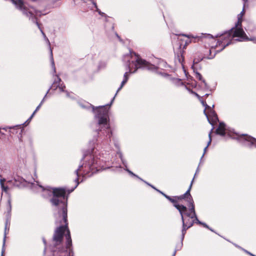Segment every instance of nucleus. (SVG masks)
I'll return each instance as SVG.
<instances>
[{
  "instance_id": "f257e3e1",
  "label": "nucleus",
  "mask_w": 256,
  "mask_h": 256,
  "mask_svg": "<svg viewBox=\"0 0 256 256\" xmlns=\"http://www.w3.org/2000/svg\"><path fill=\"white\" fill-rule=\"evenodd\" d=\"M106 161H85V164L79 166L74 171L76 178L74 180L76 186L68 193L64 188L44 187L40 184L42 196L46 198L52 196L50 202L52 205L56 208L58 212V217L62 218L60 223L63 221L64 224L60 225L54 230L52 238L49 245L50 252L48 256H74L72 247V240L70 231L68 228V194L72 192L78 186L79 177L83 178L86 176H91L98 171L99 168L102 167Z\"/></svg>"
},
{
  "instance_id": "f03ea898",
  "label": "nucleus",
  "mask_w": 256,
  "mask_h": 256,
  "mask_svg": "<svg viewBox=\"0 0 256 256\" xmlns=\"http://www.w3.org/2000/svg\"><path fill=\"white\" fill-rule=\"evenodd\" d=\"M16 8L22 12L24 14L28 17L32 21L36 24L42 35L46 37V34L42 30L41 24L37 20L36 16H40L42 14L40 11L36 10L29 4L22 0H10Z\"/></svg>"
},
{
  "instance_id": "7ed1b4c3",
  "label": "nucleus",
  "mask_w": 256,
  "mask_h": 256,
  "mask_svg": "<svg viewBox=\"0 0 256 256\" xmlns=\"http://www.w3.org/2000/svg\"><path fill=\"white\" fill-rule=\"evenodd\" d=\"M178 42H180V47L186 48L190 43L202 42L203 44H210L216 42V38L210 34H202L201 36H194L192 34H180L178 38Z\"/></svg>"
},
{
  "instance_id": "20e7f679",
  "label": "nucleus",
  "mask_w": 256,
  "mask_h": 256,
  "mask_svg": "<svg viewBox=\"0 0 256 256\" xmlns=\"http://www.w3.org/2000/svg\"><path fill=\"white\" fill-rule=\"evenodd\" d=\"M114 98V97L110 104H112ZM110 106H108V105H106L97 107L94 110L95 114L94 118L99 126H102L106 128H110Z\"/></svg>"
},
{
  "instance_id": "39448f33",
  "label": "nucleus",
  "mask_w": 256,
  "mask_h": 256,
  "mask_svg": "<svg viewBox=\"0 0 256 256\" xmlns=\"http://www.w3.org/2000/svg\"><path fill=\"white\" fill-rule=\"evenodd\" d=\"M153 67V65L142 59L138 54L129 50V73H134L138 68L152 69Z\"/></svg>"
},
{
  "instance_id": "423d86ee",
  "label": "nucleus",
  "mask_w": 256,
  "mask_h": 256,
  "mask_svg": "<svg viewBox=\"0 0 256 256\" xmlns=\"http://www.w3.org/2000/svg\"><path fill=\"white\" fill-rule=\"evenodd\" d=\"M193 181L194 179L192 180L190 187L187 191L180 197H178V198L186 199V200L188 202V206L189 207V210H187V212H186V216L190 220H194V222H196V223L201 224L202 222H200L196 216L194 210V202L190 194V190L192 186Z\"/></svg>"
},
{
  "instance_id": "0eeeda50",
  "label": "nucleus",
  "mask_w": 256,
  "mask_h": 256,
  "mask_svg": "<svg viewBox=\"0 0 256 256\" xmlns=\"http://www.w3.org/2000/svg\"><path fill=\"white\" fill-rule=\"evenodd\" d=\"M216 42L214 45H212V47H216L217 52L222 51L226 46L230 44L233 40L232 34L230 30L226 32L221 35L217 36L214 38Z\"/></svg>"
},
{
  "instance_id": "6e6552de",
  "label": "nucleus",
  "mask_w": 256,
  "mask_h": 256,
  "mask_svg": "<svg viewBox=\"0 0 256 256\" xmlns=\"http://www.w3.org/2000/svg\"><path fill=\"white\" fill-rule=\"evenodd\" d=\"M216 41L214 42L211 43L210 44H204L203 46H202L199 50L198 52L202 54V56L198 59L195 60L196 62H200L204 58L212 59L213 58L217 52V48L215 46L212 47V45H214Z\"/></svg>"
},
{
  "instance_id": "1a4fd4ad",
  "label": "nucleus",
  "mask_w": 256,
  "mask_h": 256,
  "mask_svg": "<svg viewBox=\"0 0 256 256\" xmlns=\"http://www.w3.org/2000/svg\"><path fill=\"white\" fill-rule=\"evenodd\" d=\"M230 32L232 34L233 39L235 38H238L236 39V40L243 41L248 39L245 32L242 28V24L240 26H237V24H236L235 26L230 30Z\"/></svg>"
},
{
  "instance_id": "9d476101",
  "label": "nucleus",
  "mask_w": 256,
  "mask_h": 256,
  "mask_svg": "<svg viewBox=\"0 0 256 256\" xmlns=\"http://www.w3.org/2000/svg\"><path fill=\"white\" fill-rule=\"evenodd\" d=\"M181 216V218L182 222V239L184 240V235L186 233V230L192 226L194 224V220H190V218L188 220L186 218H184L186 216V212H183L180 214Z\"/></svg>"
},
{
  "instance_id": "9b49d317",
  "label": "nucleus",
  "mask_w": 256,
  "mask_h": 256,
  "mask_svg": "<svg viewBox=\"0 0 256 256\" xmlns=\"http://www.w3.org/2000/svg\"><path fill=\"white\" fill-rule=\"evenodd\" d=\"M238 139L242 142L244 144L250 147H256V139L247 134L238 135Z\"/></svg>"
},
{
  "instance_id": "f8f14e48",
  "label": "nucleus",
  "mask_w": 256,
  "mask_h": 256,
  "mask_svg": "<svg viewBox=\"0 0 256 256\" xmlns=\"http://www.w3.org/2000/svg\"><path fill=\"white\" fill-rule=\"evenodd\" d=\"M207 118L213 128H216L217 126V128H225L226 124L222 122H220L218 116L215 113L207 116Z\"/></svg>"
},
{
  "instance_id": "ddd939ff",
  "label": "nucleus",
  "mask_w": 256,
  "mask_h": 256,
  "mask_svg": "<svg viewBox=\"0 0 256 256\" xmlns=\"http://www.w3.org/2000/svg\"><path fill=\"white\" fill-rule=\"evenodd\" d=\"M214 130H216L215 132H214L215 134L220 135L221 136H224L226 134L227 132L226 130H228V129H211V130L210 131V132L208 134L209 140H208V142L207 146L204 148V152L203 154V155L202 156L201 159H202V158H203L204 154L206 153V151L208 148L211 144L212 136V131Z\"/></svg>"
},
{
  "instance_id": "4468645a",
  "label": "nucleus",
  "mask_w": 256,
  "mask_h": 256,
  "mask_svg": "<svg viewBox=\"0 0 256 256\" xmlns=\"http://www.w3.org/2000/svg\"><path fill=\"white\" fill-rule=\"evenodd\" d=\"M186 50V48H183L180 47V42H178V48L176 51V60H178L182 66H184V54Z\"/></svg>"
},
{
  "instance_id": "2eb2a0df",
  "label": "nucleus",
  "mask_w": 256,
  "mask_h": 256,
  "mask_svg": "<svg viewBox=\"0 0 256 256\" xmlns=\"http://www.w3.org/2000/svg\"><path fill=\"white\" fill-rule=\"evenodd\" d=\"M180 196H179V197ZM181 200V198H178V196H175L174 198H171V199L168 200L174 204V206L179 211L180 214L187 212V208L186 206L182 204H180L178 203L177 200Z\"/></svg>"
},
{
  "instance_id": "dca6fc26",
  "label": "nucleus",
  "mask_w": 256,
  "mask_h": 256,
  "mask_svg": "<svg viewBox=\"0 0 256 256\" xmlns=\"http://www.w3.org/2000/svg\"><path fill=\"white\" fill-rule=\"evenodd\" d=\"M14 180L16 184H14V185L20 188L26 186L27 184H28L26 180L20 176L14 178Z\"/></svg>"
},
{
  "instance_id": "f3484780",
  "label": "nucleus",
  "mask_w": 256,
  "mask_h": 256,
  "mask_svg": "<svg viewBox=\"0 0 256 256\" xmlns=\"http://www.w3.org/2000/svg\"><path fill=\"white\" fill-rule=\"evenodd\" d=\"M120 157L121 160L122 161V164L118 166H116L114 170L118 172H128V168L126 164L122 160L121 155H120Z\"/></svg>"
},
{
  "instance_id": "a211bd4d",
  "label": "nucleus",
  "mask_w": 256,
  "mask_h": 256,
  "mask_svg": "<svg viewBox=\"0 0 256 256\" xmlns=\"http://www.w3.org/2000/svg\"><path fill=\"white\" fill-rule=\"evenodd\" d=\"M108 132H107V136L108 138L110 139V140L111 141L112 140L114 142V144L115 146L118 150L120 147V144L116 140V138H114L112 136V133L111 130V129H107Z\"/></svg>"
},
{
  "instance_id": "6ab92c4d",
  "label": "nucleus",
  "mask_w": 256,
  "mask_h": 256,
  "mask_svg": "<svg viewBox=\"0 0 256 256\" xmlns=\"http://www.w3.org/2000/svg\"><path fill=\"white\" fill-rule=\"evenodd\" d=\"M46 96V95L44 97ZM44 98H43V100H42V101L41 102L40 104L36 107V109L35 110L34 112L32 113V116H30V117L24 123L22 124V125H24V126H26L27 125L26 124V122H28L29 123L30 120H31V119L34 116V114L36 113V112L39 110V109L40 108L41 106L42 105V102H44Z\"/></svg>"
},
{
  "instance_id": "aec40b11",
  "label": "nucleus",
  "mask_w": 256,
  "mask_h": 256,
  "mask_svg": "<svg viewBox=\"0 0 256 256\" xmlns=\"http://www.w3.org/2000/svg\"><path fill=\"white\" fill-rule=\"evenodd\" d=\"M202 56V54H200L198 52L195 53L194 56L193 58V65L192 66V68L193 69L194 71H195V65L198 64L200 62H196L195 60L198 59L200 57Z\"/></svg>"
},
{
  "instance_id": "412c9836",
  "label": "nucleus",
  "mask_w": 256,
  "mask_h": 256,
  "mask_svg": "<svg viewBox=\"0 0 256 256\" xmlns=\"http://www.w3.org/2000/svg\"><path fill=\"white\" fill-rule=\"evenodd\" d=\"M245 12L244 10H243L240 14L238 15V22L236 24H237V26H240L242 24V18L244 15Z\"/></svg>"
},
{
  "instance_id": "4be33fe9",
  "label": "nucleus",
  "mask_w": 256,
  "mask_h": 256,
  "mask_svg": "<svg viewBox=\"0 0 256 256\" xmlns=\"http://www.w3.org/2000/svg\"><path fill=\"white\" fill-rule=\"evenodd\" d=\"M186 89H187V90H188L190 92H191L192 94H194V95H195V96H196L198 98H199V100H201L202 103V104H203L204 106H206V108L208 107V106L206 104V102L204 101L203 100H201L202 98H201V97H200V96H199L197 93H196V92H193L192 90H190V88H187V86H186Z\"/></svg>"
},
{
  "instance_id": "5701e85b",
  "label": "nucleus",
  "mask_w": 256,
  "mask_h": 256,
  "mask_svg": "<svg viewBox=\"0 0 256 256\" xmlns=\"http://www.w3.org/2000/svg\"><path fill=\"white\" fill-rule=\"evenodd\" d=\"M5 180H6L4 178L0 179V186H1V188L2 189V190L6 192L8 189V186H4V182H5Z\"/></svg>"
},
{
  "instance_id": "b1692460",
  "label": "nucleus",
  "mask_w": 256,
  "mask_h": 256,
  "mask_svg": "<svg viewBox=\"0 0 256 256\" xmlns=\"http://www.w3.org/2000/svg\"><path fill=\"white\" fill-rule=\"evenodd\" d=\"M128 74V72H126L124 74V79L122 81L120 86L119 87V88H118V90H117V92H118L123 87V86L126 84V82Z\"/></svg>"
},
{
  "instance_id": "393cba45",
  "label": "nucleus",
  "mask_w": 256,
  "mask_h": 256,
  "mask_svg": "<svg viewBox=\"0 0 256 256\" xmlns=\"http://www.w3.org/2000/svg\"><path fill=\"white\" fill-rule=\"evenodd\" d=\"M58 86L59 90L60 92H64V88H66L65 86L63 84L61 83V79L58 76Z\"/></svg>"
},
{
  "instance_id": "a878e982",
  "label": "nucleus",
  "mask_w": 256,
  "mask_h": 256,
  "mask_svg": "<svg viewBox=\"0 0 256 256\" xmlns=\"http://www.w3.org/2000/svg\"><path fill=\"white\" fill-rule=\"evenodd\" d=\"M195 73L196 77L199 80L202 81V82H204V80L202 74L197 72L196 68H195V71H194Z\"/></svg>"
},
{
  "instance_id": "bb28decb",
  "label": "nucleus",
  "mask_w": 256,
  "mask_h": 256,
  "mask_svg": "<svg viewBox=\"0 0 256 256\" xmlns=\"http://www.w3.org/2000/svg\"><path fill=\"white\" fill-rule=\"evenodd\" d=\"M8 212H6V218H8L9 219L10 218V212L12 210V206L10 204V200H8Z\"/></svg>"
},
{
  "instance_id": "cd10ccee",
  "label": "nucleus",
  "mask_w": 256,
  "mask_h": 256,
  "mask_svg": "<svg viewBox=\"0 0 256 256\" xmlns=\"http://www.w3.org/2000/svg\"><path fill=\"white\" fill-rule=\"evenodd\" d=\"M58 80L57 78L56 80H54V83L52 84L51 88H52L54 90H56L58 88Z\"/></svg>"
},
{
  "instance_id": "c85d7f7f",
  "label": "nucleus",
  "mask_w": 256,
  "mask_h": 256,
  "mask_svg": "<svg viewBox=\"0 0 256 256\" xmlns=\"http://www.w3.org/2000/svg\"><path fill=\"white\" fill-rule=\"evenodd\" d=\"M146 182V184H148L149 186H152V188L156 189V190H158V192H159L160 193H161L163 196H164L167 198L168 200H170L171 199V197L164 194V193H163L162 192H160V190H156L154 186H152L150 185V184L147 183L146 182Z\"/></svg>"
},
{
  "instance_id": "c756f323",
  "label": "nucleus",
  "mask_w": 256,
  "mask_h": 256,
  "mask_svg": "<svg viewBox=\"0 0 256 256\" xmlns=\"http://www.w3.org/2000/svg\"><path fill=\"white\" fill-rule=\"evenodd\" d=\"M7 228H8V226H5L4 232V238H3V247H4V246H5L6 240V232Z\"/></svg>"
},
{
  "instance_id": "7c9ffc66",
  "label": "nucleus",
  "mask_w": 256,
  "mask_h": 256,
  "mask_svg": "<svg viewBox=\"0 0 256 256\" xmlns=\"http://www.w3.org/2000/svg\"><path fill=\"white\" fill-rule=\"evenodd\" d=\"M24 130V129H20V132L19 133V134L18 136V139H19V140L20 141H22V134L23 133Z\"/></svg>"
},
{
  "instance_id": "2f4dec72",
  "label": "nucleus",
  "mask_w": 256,
  "mask_h": 256,
  "mask_svg": "<svg viewBox=\"0 0 256 256\" xmlns=\"http://www.w3.org/2000/svg\"><path fill=\"white\" fill-rule=\"evenodd\" d=\"M42 241H43V242L45 246V247H44V253L45 254L46 252V239L44 238H42Z\"/></svg>"
},
{
  "instance_id": "473e14b6",
  "label": "nucleus",
  "mask_w": 256,
  "mask_h": 256,
  "mask_svg": "<svg viewBox=\"0 0 256 256\" xmlns=\"http://www.w3.org/2000/svg\"><path fill=\"white\" fill-rule=\"evenodd\" d=\"M202 224V226H204V227H205V228H208V229L210 230H212V231H213L211 228H209V226H208L206 224L202 222V224Z\"/></svg>"
},
{
  "instance_id": "72a5a7b5",
  "label": "nucleus",
  "mask_w": 256,
  "mask_h": 256,
  "mask_svg": "<svg viewBox=\"0 0 256 256\" xmlns=\"http://www.w3.org/2000/svg\"><path fill=\"white\" fill-rule=\"evenodd\" d=\"M10 219L8 217L6 218L5 226H8V224H10Z\"/></svg>"
},
{
  "instance_id": "f704fd0d",
  "label": "nucleus",
  "mask_w": 256,
  "mask_h": 256,
  "mask_svg": "<svg viewBox=\"0 0 256 256\" xmlns=\"http://www.w3.org/2000/svg\"><path fill=\"white\" fill-rule=\"evenodd\" d=\"M129 174H131L132 176H135L137 177L138 178H140V180H142L141 178H138L137 176H136L130 170H129Z\"/></svg>"
},
{
  "instance_id": "c9c22d12",
  "label": "nucleus",
  "mask_w": 256,
  "mask_h": 256,
  "mask_svg": "<svg viewBox=\"0 0 256 256\" xmlns=\"http://www.w3.org/2000/svg\"><path fill=\"white\" fill-rule=\"evenodd\" d=\"M4 246L3 247L2 246V256H4Z\"/></svg>"
},
{
  "instance_id": "e433bc0d",
  "label": "nucleus",
  "mask_w": 256,
  "mask_h": 256,
  "mask_svg": "<svg viewBox=\"0 0 256 256\" xmlns=\"http://www.w3.org/2000/svg\"><path fill=\"white\" fill-rule=\"evenodd\" d=\"M18 126V125H16V126H14L8 127V128H16Z\"/></svg>"
},
{
  "instance_id": "4c0bfd02",
  "label": "nucleus",
  "mask_w": 256,
  "mask_h": 256,
  "mask_svg": "<svg viewBox=\"0 0 256 256\" xmlns=\"http://www.w3.org/2000/svg\"><path fill=\"white\" fill-rule=\"evenodd\" d=\"M50 53H51V55L52 56V50H50ZM52 63L54 64V60H53V58H52Z\"/></svg>"
},
{
  "instance_id": "58836bf2",
  "label": "nucleus",
  "mask_w": 256,
  "mask_h": 256,
  "mask_svg": "<svg viewBox=\"0 0 256 256\" xmlns=\"http://www.w3.org/2000/svg\"><path fill=\"white\" fill-rule=\"evenodd\" d=\"M176 250H175V251L174 252V254H172V256H175V255H176Z\"/></svg>"
},
{
  "instance_id": "ea45409f",
  "label": "nucleus",
  "mask_w": 256,
  "mask_h": 256,
  "mask_svg": "<svg viewBox=\"0 0 256 256\" xmlns=\"http://www.w3.org/2000/svg\"><path fill=\"white\" fill-rule=\"evenodd\" d=\"M56 222L58 223V220H56Z\"/></svg>"
},
{
  "instance_id": "a19ab883",
  "label": "nucleus",
  "mask_w": 256,
  "mask_h": 256,
  "mask_svg": "<svg viewBox=\"0 0 256 256\" xmlns=\"http://www.w3.org/2000/svg\"><path fill=\"white\" fill-rule=\"evenodd\" d=\"M98 131H100L102 129H98Z\"/></svg>"
},
{
  "instance_id": "79ce46f5",
  "label": "nucleus",
  "mask_w": 256,
  "mask_h": 256,
  "mask_svg": "<svg viewBox=\"0 0 256 256\" xmlns=\"http://www.w3.org/2000/svg\"><path fill=\"white\" fill-rule=\"evenodd\" d=\"M198 170H197L196 172H198ZM196 174V173H195V175Z\"/></svg>"
},
{
  "instance_id": "37998d69",
  "label": "nucleus",
  "mask_w": 256,
  "mask_h": 256,
  "mask_svg": "<svg viewBox=\"0 0 256 256\" xmlns=\"http://www.w3.org/2000/svg\"><path fill=\"white\" fill-rule=\"evenodd\" d=\"M244 2H246L247 0H243Z\"/></svg>"
}]
</instances>
